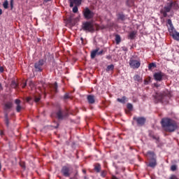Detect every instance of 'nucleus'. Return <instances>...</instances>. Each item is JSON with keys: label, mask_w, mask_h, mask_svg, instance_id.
Segmentation results:
<instances>
[{"label": "nucleus", "mask_w": 179, "mask_h": 179, "mask_svg": "<svg viewBox=\"0 0 179 179\" xmlns=\"http://www.w3.org/2000/svg\"><path fill=\"white\" fill-rule=\"evenodd\" d=\"M127 100V97L126 96H122L121 99L118 98L117 99V101H118L119 103H122V104H125V101Z\"/></svg>", "instance_id": "24"}, {"label": "nucleus", "mask_w": 179, "mask_h": 179, "mask_svg": "<svg viewBox=\"0 0 179 179\" xmlns=\"http://www.w3.org/2000/svg\"><path fill=\"white\" fill-rule=\"evenodd\" d=\"M67 99H71V96H69V93H66L64 96V99L67 100Z\"/></svg>", "instance_id": "36"}, {"label": "nucleus", "mask_w": 179, "mask_h": 179, "mask_svg": "<svg viewBox=\"0 0 179 179\" xmlns=\"http://www.w3.org/2000/svg\"><path fill=\"white\" fill-rule=\"evenodd\" d=\"M0 135H1V136H3V131H0Z\"/></svg>", "instance_id": "48"}, {"label": "nucleus", "mask_w": 179, "mask_h": 179, "mask_svg": "<svg viewBox=\"0 0 179 179\" xmlns=\"http://www.w3.org/2000/svg\"><path fill=\"white\" fill-rule=\"evenodd\" d=\"M161 124L164 131L166 132H174V131L178 128L177 122L169 117L163 118L161 121Z\"/></svg>", "instance_id": "1"}, {"label": "nucleus", "mask_w": 179, "mask_h": 179, "mask_svg": "<svg viewBox=\"0 0 179 179\" xmlns=\"http://www.w3.org/2000/svg\"><path fill=\"white\" fill-rule=\"evenodd\" d=\"M43 65H44V59H40L34 64V68L36 72H43Z\"/></svg>", "instance_id": "11"}, {"label": "nucleus", "mask_w": 179, "mask_h": 179, "mask_svg": "<svg viewBox=\"0 0 179 179\" xmlns=\"http://www.w3.org/2000/svg\"><path fill=\"white\" fill-rule=\"evenodd\" d=\"M117 17L118 20L124 21L125 20V15L122 13H119L117 14Z\"/></svg>", "instance_id": "23"}, {"label": "nucleus", "mask_w": 179, "mask_h": 179, "mask_svg": "<svg viewBox=\"0 0 179 179\" xmlns=\"http://www.w3.org/2000/svg\"><path fill=\"white\" fill-rule=\"evenodd\" d=\"M83 15L87 20H90V19H93L94 17V13L89 8H85L83 11Z\"/></svg>", "instance_id": "7"}, {"label": "nucleus", "mask_w": 179, "mask_h": 179, "mask_svg": "<svg viewBox=\"0 0 179 179\" xmlns=\"http://www.w3.org/2000/svg\"><path fill=\"white\" fill-rule=\"evenodd\" d=\"M103 52H104V50H103L98 51V55H103Z\"/></svg>", "instance_id": "40"}, {"label": "nucleus", "mask_w": 179, "mask_h": 179, "mask_svg": "<svg viewBox=\"0 0 179 179\" xmlns=\"http://www.w3.org/2000/svg\"><path fill=\"white\" fill-rule=\"evenodd\" d=\"M82 29L84 31L93 33V31H94V24L90 21H87L83 23Z\"/></svg>", "instance_id": "5"}, {"label": "nucleus", "mask_w": 179, "mask_h": 179, "mask_svg": "<svg viewBox=\"0 0 179 179\" xmlns=\"http://www.w3.org/2000/svg\"><path fill=\"white\" fill-rule=\"evenodd\" d=\"M151 138H152V139H155V141H159V137L155 136V134H150Z\"/></svg>", "instance_id": "38"}, {"label": "nucleus", "mask_w": 179, "mask_h": 179, "mask_svg": "<svg viewBox=\"0 0 179 179\" xmlns=\"http://www.w3.org/2000/svg\"><path fill=\"white\" fill-rule=\"evenodd\" d=\"M70 8H73V13H78V6L82 4V0H69ZM76 5L74 7L73 6Z\"/></svg>", "instance_id": "6"}, {"label": "nucleus", "mask_w": 179, "mask_h": 179, "mask_svg": "<svg viewBox=\"0 0 179 179\" xmlns=\"http://www.w3.org/2000/svg\"><path fill=\"white\" fill-rule=\"evenodd\" d=\"M61 173L64 177H71V175L72 174V172L71 171V168L67 166H64L62 167Z\"/></svg>", "instance_id": "10"}, {"label": "nucleus", "mask_w": 179, "mask_h": 179, "mask_svg": "<svg viewBox=\"0 0 179 179\" xmlns=\"http://www.w3.org/2000/svg\"><path fill=\"white\" fill-rule=\"evenodd\" d=\"M70 179H72V178H70Z\"/></svg>", "instance_id": "55"}, {"label": "nucleus", "mask_w": 179, "mask_h": 179, "mask_svg": "<svg viewBox=\"0 0 179 179\" xmlns=\"http://www.w3.org/2000/svg\"><path fill=\"white\" fill-rule=\"evenodd\" d=\"M94 170L96 173H100V171L101 170V165H100V164H96L95 165Z\"/></svg>", "instance_id": "25"}, {"label": "nucleus", "mask_w": 179, "mask_h": 179, "mask_svg": "<svg viewBox=\"0 0 179 179\" xmlns=\"http://www.w3.org/2000/svg\"><path fill=\"white\" fill-rule=\"evenodd\" d=\"M56 128H58V124H57V126L56 127Z\"/></svg>", "instance_id": "53"}, {"label": "nucleus", "mask_w": 179, "mask_h": 179, "mask_svg": "<svg viewBox=\"0 0 179 179\" xmlns=\"http://www.w3.org/2000/svg\"><path fill=\"white\" fill-rule=\"evenodd\" d=\"M20 164L21 167H22V169H24L26 167V165H24V163H23V162H20Z\"/></svg>", "instance_id": "41"}, {"label": "nucleus", "mask_w": 179, "mask_h": 179, "mask_svg": "<svg viewBox=\"0 0 179 179\" xmlns=\"http://www.w3.org/2000/svg\"><path fill=\"white\" fill-rule=\"evenodd\" d=\"M152 68H156V64L155 63H150L148 66V69L150 71Z\"/></svg>", "instance_id": "32"}, {"label": "nucleus", "mask_w": 179, "mask_h": 179, "mask_svg": "<svg viewBox=\"0 0 179 179\" xmlns=\"http://www.w3.org/2000/svg\"><path fill=\"white\" fill-rule=\"evenodd\" d=\"M134 80L136 82H142V78H141V76L139 75H136L134 76Z\"/></svg>", "instance_id": "29"}, {"label": "nucleus", "mask_w": 179, "mask_h": 179, "mask_svg": "<svg viewBox=\"0 0 179 179\" xmlns=\"http://www.w3.org/2000/svg\"><path fill=\"white\" fill-rule=\"evenodd\" d=\"M169 179H177L176 176H172Z\"/></svg>", "instance_id": "44"}, {"label": "nucleus", "mask_w": 179, "mask_h": 179, "mask_svg": "<svg viewBox=\"0 0 179 179\" xmlns=\"http://www.w3.org/2000/svg\"><path fill=\"white\" fill-rule=\"evenodd\" d=\"M1 170H2V165L1 164V162H0V171Z\"/></svg>", "instance_id": "50"}, {"label": "nucleus", "mask_w": 179, "mask_h": 179, "mask_svg": "<svg viewBox=\"0 0 179 179\" xmlns=\"http://www.w3.org/2000/svg\"><path fill=\"white\" fill-rule=\"evenodd\" d=\"M83 173H84V174H86V170H83Z\"/></svg>", "instance_id": "51"}, {"label": "nucleus", "mask_w": 179, "mask_h": 179, "mask_svg": "<svg viewBox=\"0 0 179 179\" xmlns=\"http://www.w3.org/2000/svg\"><path fill=\"white\" fill-rule=\"evenodd\" d=\"M171 36L173 37V40L179 41V32L176 31V29L172 31L169 32Z\"/></svg>", "instance_id": "15"}, {"label": "nucleus", "mask_w": 179, "mask_h": 179, "mask_svg": "<svg viewBox=\"0 0 179 179\" xmlns=\"http://www.w3.org/2000/svg\"><path fill=\"white\" fill-rule=\"evenodd\" d=\"M176 170H177V165H172L171 166V171H176Z\"/></svg>", "instance_id": "35"}, {"label": "nucleus", "mask_w": 179, "mask_h": 179, "mask_svg": "<svg viewBox=\"0 0 179 179\" xmlns=\"http://www.w3.org/2000/svg\"><path fill=\"white\" fill-rule=\"evenodd\" d=\"M164 76H166V74L162 71L155 73L153 75L154 79L157 80V82H162Z\"/></svg>", "instance_id": "12"}, {"label": "nucleus", "mask_w": 179, "mask_h": 179, "mask_svg": "<svg viewBox=\"0 0 179 179\" xmlns=\"http://www.w3.org/2000/svg\"><path fill=\"white\" fill-rule=\"evenodd\" d=\"M47 1H51V0H47Z\"/></svg>", "instance_id": "54"}, {"label": "nucleus", "mask_w": 179, "mask_h": 179, "mask_svg": "<svg viewBox=\"0 0 179 179\" xmlns=\"http://www.w3.org/2000/svg\"><path fill=\"white\" fill-rule=\"evenodd\" d=\"M154 86H155V87H160V85H159L157 83H155Z\"/></svg>", "instance_id": "43"}, {"label": "nucleus", "mask_w": 179, "mask_h": 179, "mask_svg": "<svg viewBox=\"0 0 179 179\" xmlns=\"http://www.w3.org/2000/svg\"><path fill=\"white\" fill-rule=\"evenodd\" d=\"M21 101L20 99H15V103L16 104V111L17 113H20L22 110V106H20Z\"/></svg>", "instance_id": "17"}, {"label": "nucleus", "mask_w": 179, "mask_h": 179, "mask_svg": "<svg viewBox=\"0 0 179 179\" xmlns=\"http://www.w3.org/2000/svg\"><path fill=\"white\" fill-rule=\"evenodd\" d=\"M111 179H118V178H117L115 176H112Z\"/></svg>", "instance_id": "47"}, {"label": "nucleus", "mask_w": 179, "mask_h": 179, "mask_svg": "<svg viewBox=\"0 0 179 179\" xmlns=\"http://www.w3.org/2000/svg\"><path fill=\"white\" fill-rule=\"evenodd\" d=\"M135 37H136V32L135 31L130 32L128 35V38L129 40H134Z\"/></svg>", "instance_id": "22"}, {"label": "nucleus", "mask_w": 179, "mask_h": 179, "mask_svg": "<svg viewBox=\"0 0 179 179\" xmlns=\"http://www.w3.org/2000/svg\"><path fill=\"white\" fill-rule=\"evenodd\" d=\"M0 72L2 73V72H3V66H0Z\"/></svg>", "instance_id": "45"}, {"label": "nucleus", "mask_w": 179, "mask_h": 179, "mask_svg": "<svg viewBox=\"0 0 179 179\" xmlns=\"http://www.w3.org/2000/svg\"><path fill=\"white\" fill-rule=\"evenodd\" d=\"M172 9H173V10H178L179 6L177 1H171L170 2L167 3L164 6V10H161V13L164 17H167V13L171 12Z\"/></svg>", "instance_id": "3"}, {"label": "nucleus", "mask_w": 179, "mask_h": 179, "mask_svg": "<svg viewBox=\"0 0 179 179\" xmlns=\"http://www.w3.org/2000/svg\"><path fill=\"white\" fill-rule=\"evenodd\" d=\"M129 66L132 69H138L141 66V62L134 58L129 59Z\"/></svg>", "instance_id": "9"}, {"label": "nucleus", "mask_w": 179, "mask_h": 179, "mask_svg": "<svg viewBox=\"0 0 179 179\" xmlns=\"http://www.w3.org/2000/svg\"><path fill=\"white\" fill-rule=\"evenodd\" d=\"M106 176H107V172L106 171H102L101 173V176L104 178Z\"/></svg>", "instance_id": "37"}, {"label": "nucleus", "mask_w": 179, "mask_h": 179, "mask_svg": "<svg viewBox=\"0 0 179 179\" xmlns=\"http://www.w3.org/2000/svg\"><path fill=\"white\" fill-rule=\"evenodd\" d=\"M2 15V9L0 8V15Z\"/></svg>", "instance_id": "52"}, {"label": "nucleus", "mask_w": 179, "mask_h": 179, "mask_svg": "<svg viewBox=\"0 0 179 179\" xmlns=\"http://www.w3.org/2000/svg\"><path fill=\"white\" fill-rule=\"evenodd\" d=\"M40 100H41V97H37L36 96L35 97V103H38V101H40Z\"/></svg>", "instance_id": "39"}, {"label": "nucleus", "mask_w": 179, "mask_h": 179, "mask_svg": "<svg viewBox=\"0 0 179 179\" xmlns=\"http://www.w3.org/2000/svg\"><path fill=\"white\" fill-rule=\"evenodd\" d=\"M8 5H9V3L8 2V1H5L4 3H3V6L4 9H8Z\"/></svg>", "instance_id": "34"}, {"label": "nucleus", "mask_w": 179, "mask_h": 179, "mask_svg": "<svg viewBox=\"0 0 179 179\" xmlns=\"http://www.w3.org/2000/svg\"><path fill=\"white\" fill-rule=\"evenodd\" d=\"M152 78L148 77L145 80H144V85H149L150 83Z\"/></svg>", "instance_id": "30"}, {"label": "nucleus", "mask_w": 179, "mask_h": 179, "mask_svg": "<svg viewBox=\"0 0 179 179\" xmlns=\"http://www.w3.org/2000/svg\"><path fill=\"white\" fill-rule=\"evenodd\" d=\"M19 86V84L16 83L15 80H12L11 82V87L13 89H17V87Z\"/></svg>", "instance_id": "27"}, {"label": "nucleus", "mask_w": 179, "mask_h": 179, "mask_svg": "<svg viewBox=\"0 0 179 179\" xmlns=\"http://www.w3.org/2000/svg\"><path fill=\"white\" fill-rule=\"evenodd\" d=\"M127 107L129 111H132V108H134V106H132V103H127Z\"/></svg>", "instance_id": "33"}, {"label": "nucleus", "mask_w": 179, "mask_h": 179, "mask_svg": "<svg viewBox=\"0 0 179 179\" xmlns=\"http://www.w3.org/2000/svg\"><path fill=\"white\" fill-rule=\"evenodd\" d=\"M167 24L169 25V33L174 31V29H175L174 26H173V22L170 19L167 20Z\"/></svg>", "instance_id": "19"}, {"label": "nucleus", "mask_w": 179, "mask_h": 179, "mask_svg": "<svg viewBox=\"0 0 179 179\" xmlns=\"http://www.w3.org/2000/svg\"><path fill=\"white\" fill-rule=\"evenodd\" d=\"M146 156L150 160H156V154H155V152L148 151Z\"/></svg>", "instance_id": "14"}, {"label": "nucleus", "mask_w": 179, "mask_h": 179, "mask_svg": "<svg viewBox=\"0 0 179 179\" xmlns=\"http://www.w3.org/2000/svg\"><path fill=\"white\" fill-rule=\"evenodd\" d=\"M10 6L11 8H13V0L10 1Z\"/></svg>", "instance_id": "46"}, {"label": "nucleus", "mask_w": 179, "mask_h": 179, "mask_svg": "<svg viewBox=\"0 0 179 179\" xmlns=\"http://www.w3.org/2000/svg\"><path fill=\"white\" fill-rule=\"evenodd\" d=\"M106 71H114V64L108 65L106 68Z\"/></svg>", "instance_id": "31"}, {"label": "nucleus", "mask_w": 179, "mask_h": 179, "mask_svg": "<svg viewBox=\"0 0 179 179\" xmlns=\"http://www.w3.org/2000/svg\"><path fill=\"white\" fill-rule=\"evenodd\" d=\"M68 117H69V113L66 109L59 108L55 112V117L59 121H64V120H66Z\"/></svg>", "instance_id": "4"}, {"label": "nucleus", "mask_w": 179, "mask_h": 179, "mask_svg": "<svg viewBox=\"0 0 179 179\" xmlns=\"http://www.w3.org/2000/svg\"><path fill=\"white\" fill-rule=\"evenodd\" d=\"M133 120L136 121L138 127H143L146 124V117L134 116Z\"/></svg>", "instance_id": "8"}, {"label": "nucleus", "mask_w": 179, "mask_h": 179, "mask_svg": "<svg viewBox=\"0 0 179 179\" xmlns=\"http://www.w3.org/2000/svg\"><path fill=\"white\" fill-rule=\"evenodd\" d=\"M116 44H120L121 43V36L118 34L115 35Z\"/></svg>", "instance_id": "28"}, {"label": "nucleus", "mask_w": 179, "mask_h": 179, "mask_svg": "<svg viewBox=\"0 0 179 179\" xmlns=\"http://www.w3.org/2000/svg\"><path fill=\"white\" fill-rule=\"evenodd\" d=\"M13 107V103L10 101L6 102L4 103L3 110H4V115L6 113H9L10 111V109Z\"/></svg>", "instance_id": "13"}, {"label": "nucleus", "mask_w": 179, "mask_h": 179, "mask_svg": "<svg viewBox=\"0 0 179 179\" xmlns=\"http://www.w3.org/2000/svg\"><path fill=\"white\" fill-rule=\"evenodd\" d=\"M0 90H2V84L0 83Z\"/></svg>", "instance_id": "49"}, {"label": "nucleus", "mask_w": 179, "mask_h": 179, "mask_svg": "<svg viewBox=\"0 0 179 179\" xmlns=\"http://www.w3.org/2000/svg\"><path fill=\"white\" fill-rule=\"evenodd\" d=\"M171 97V93L169 90L163 91L160 93H157L155 96L156 103H162L163 104H167L169 99Z\"/></svg>", "instance_id": "2"}, {"label": "nucleus", "mask_w": 179, "mask_h": 179, "mask_svg": "<svg viewBox=\"0 0 179 179\" xmlns=\"http://www.w3.org/2000/svg\"><path fill=\"white\" fill-rule=\"evenodd\" d=\"M26 86H27V82H25V83H23V85H22V89H24V87H26Z\"/></svg>", "instance_id": "42"}, {"label": "nucleus", "mask_w": 179, "mask_h": 179, "mask_svg": "<svg viewBox=\"0 0 179 179\" xmlns=\"http://www.w3.org/2000/svg\"><path fill=\"white\" fill-rule=\"evenodd\" d=\"M51 88L57 93V92H58V84L55 83L54 85H51Z\"/></svg>", "instance_id": "26"}, {"label": "nucleus", "mask_w": 179, "mask_h": 179, "mask_svg": "<svg viewBox=\"0 0 179 179\" xmlns=\"http://www.w3.org/2000/svg\"><path fill=\"white\" fill-rule=\"evenodd\" d=\"M4 122L7 128H9V116L8 115V113H6L4 115Z\"/></svg>", "instance_id": "21"}, {"label": "nucleus", "mask_w": 179, "mask_h": 179, "mask_svg": "<svg viewBox=\"0 0 179 179\" xmlns=\"http://www.w3.org/2000/svg\"><path fill=\"white\" fill-rule=\"evenodd\" d=\"M98 51H100V48H96L95 50L91 51V59L96 58V56L98 55Z\"/></svg>", "instance_id": "16"}, {"label": "nucleus", "mask_w": 179, "mask_h": 179, "mask_svg": "<svg viewBox=\"0 0 179 179\" xmlns=\"http://www.w3.org/2000/svg\"><path fill=\"white\" fill-rule=\"evenodd\" d=\"M157 166V162L156 159L150 160V163L148 164V167H151L152 169H155Z\"/></svg>", "instance_id": "18"}, {"label": "nucleus", "mask_w": 179, "mask_h": 179, "mask_svg": "<svg viewBox=\"0 0 179 179\" xmlns=\"http://www.w3.org/2000/svg\"><path fill=\"white\" fill-rule=\"evenodd\" d=\"M87 99V101L90 104H94V102L96 101L94 100V95H88Z\"/></svg>", "instance_id": "20"}]
</instances>
